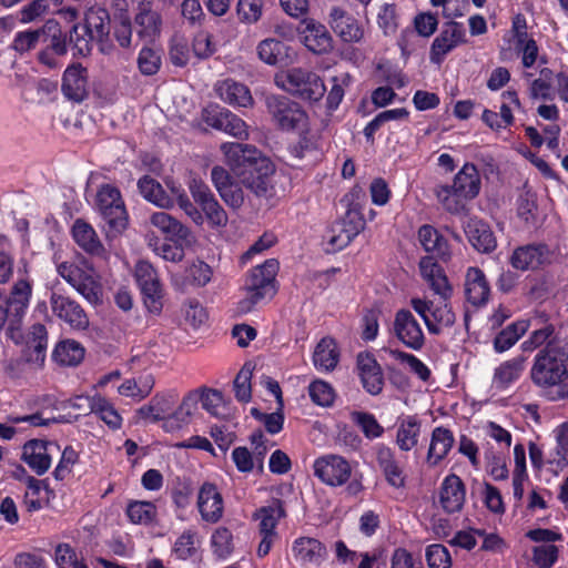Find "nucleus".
<instances>
[{
  "label": "nucleus",
  "instance_id": "1",
  "mask_svg": "<svg viewBox=\"0 0 568 568\" xmlns=\"http://www.w3.org/2000/svg\"><path fill=\"white\" fill-rule=\"evenodd\" d=\"M530 378L547 399L568 398V344L552 339L540 349L531 366Z\"/></svg>",
  "mask_w": 568,
  "mask_h": 568
},
{
  "label": "nucleus",
  "instance_id": "2",
  "mask_svg": "<svg viewBox=\"0 0 568 568\" xmlns=\"http://www.w3.org/2000/svg\"><path fill=\"white\" fill-rule=\"evenodd\" d=\"M226 163L239 181L257 196H268L275 172L270 159L262 156L255 146L227 142L221 145Z\"/></svg>",
  "mask_w": 568,
  "mask_h": 568
},
{
  "label": "nucleus",
  "instance_id": "3",
  "mask_svg": "<svg viewBox=\"0 0 568 568\" xmlns=\"http://www.w3.org/2000/svg\"><path fill=\"white\" fill-rule=\"evenodd\" d=\"M110 13L101 7L90 8L85 14L83 24L74 23L69 30L70 49L73 57H88L93 48V42L99 45L103 54L114 51L110 40Z\"/></svg>",
  "mask_w": 568,
  "mask_h": 568
},
{
  "label": "nucleus",
  "instance_id": "4",
  "mask_svg": "<svg viewBox=\"0 0 568 568\" xmlns=\"http://www.w3.org/2000/svg\"><path fill=\"white\" fill-rule=\"evenodd\" d=\"M277 271L278 262L275 258H270L250 272L244 286L246 296L239 302L237 308L240 312L248 313L256 304L275 295Z\"/></svg>",
  "mask_w": 568,
  "mask_h": 568
},
{
  "label": "nucleus",
  "instance_id": "5",
  "mask_svg": "<svg viewBox=\"0 0 568 568\" xmlns=\"http://www.w3.org/2000/svg\"><path fill=\"white\" fill-rule=\"evenodd\" d=\"M265 106L274 125L282 131H304L308 126V115L302 105L285 95H267Z\"/></svg>",
  "mask_w": 568,
  "mask_h": 568
},
{
  "label": "nucleus",
  "instance_id": "6",
  "mask_svg": "<svg viewBox=\"0 0 568 568\" xmlns=\"http://www.w3.org/2000/svg\"><path fill=\"white\" fill-rule=\"evenodd\" d=\"M97 205L104 221L106 236L116 237L128 225V216L120 191L110 185H102L97 194Z\"/></svg>",
  "mask_w": 568,
  "mask_h": 568
},
{
  "label": "nucleus",
  "instance_id": "7",
  "mask_svg": "<svg viewBox=\"0 0 568 568\" xmlns=\"http://www.w3.org/2000/svg\"><path fill=\"white\" fill-rule=\"evenodd\" d=\"M275 83L283 90L304 100L318 101L325 93L323 80L315 73L302 68H292L276 75Z\"/></svg>",
  "mask_w": 568,
  "mask_h": 568
},
{
  "label": "nucleus",
  "instance_id": "8",
  "mask_svg": "<svg viewBox=\"0 0 568 568\" xmlns=\"http://www.w3.org/2000/svg\"><path fill=\"white\" fill-rule=\"evenodd\" d=\"M409 304L414 312L422 317L428 333L432 335H440L456 322V314L453 312L449 301L439 300L434 302L427 298L414 297Z\"/></svg>",
  "mask_w": 568,
  "mask_h": 568
},
{
  "label": "nucleus",
  "instance_id": "9",
  "mask_svg": "<svg viewBox=\"0 0 568 568\" xmlns=\"http://www.w3.org/2000/svg\"><path fill=\"white\" fill-rule=\"evenodd\" d=\"M58 273L89 303H101L102 285L93 268L89 266L81 267L73 263L63 262L58 265Z\"/></svg>",
  "mask_w": 568,
  "mask_h": 568
},
{
  "label": "nucleus",
  "instance_id": "10",
  "mask_svg": "<svg viewBox=\"0 0 568 568\" xmlns=\"http://www.w3.org/2000/svg\"><path fill=\"white\" fill-rule=\"evenodd\" d=\"M135 278L142 292L145 307L154 314L162 310V285L155 268L146 261H140L135 265Z\"/></svg>",
  "mask_w": 568,
  "mask_h": 568
},
{
  "label": "nucleus",
  "instance_id": "11",
  "mask_svg": "<svg viewBox=\"0 0 568 568\" xmlns=\"http://www.w3.org/2000/svg\"><path fill=\"white\" fill-rule=\"evenodd\" d=\"M189 190L194 202L201 207V212L204 213L212 226L224 227L227 224V214L207 184L193 179L189 184Z\"/></svg>",
  "mask_w": 568,
  "mask_h": 568
},
{
  "label": "nucleus",
  "instance_id": "12",
  "mask_svg": "<svg viewBox=\"0 0 568 568\" xmlns=\"http://www.w3.org/2000/svg\"><path fill=\"white\" fill-rule=\"evenodd\" d=\"M314 474L325 485L338 487L348 481L352 475V467L339 455H326L315 460Z\"/></svg>",
  "mask_w": 568,
  "mask_h": 568
},
{
  "label": "nucleus",
  "instance_id": "13",
  "mask_svg": "<svg viewBox=\"0 0 568 568\" xmlns=\"http://www.w3.org/2000/svg\"><path fill=\"white\" fill-rule=\"evenodd\" d=\"M135 32L140 40L154 42L162 31L163 20L160 12L153 9V0H140L134 16Z\"/></svg>",
  "mask_w": 568,
  "mask_h": 568
},
{
  "label": "nucleus",
  "instance_id": "14",
  "mask_svg": "<svg viewBox=\"0 0 568 568\" xmlns=\"http://www.w3.org/2000/svg\"><path fill=\"white\" fill-rule=\"evenodd\" d=\"M52 313L73 329H85L89 318L81 305L69 296L52 292L50 296Z\"/></svg>",
  "mask_w": 568,
  "mask_h": 568
},
{
  "label": "nucleus",
  "instance_id": "15",
  "mask_svg": "<svg viewBox=\"0 0 568 568\" xmlns=\"http://www.w3.org/2000/svg\"><path fill=\"white\" fill-rule=\"evenodd\" d=\"M465 37L466 31L462 23L455 21L447 22L432 43L429 52L430 62L440 64L446 54L466 41Z\"/></svg>",
  "mask_w": 568,
  "mask_h": 568
},
{
  "label": "nucleus",
  "instance_id": "16",
  "mask_svg": "<svg viewBox=\"0 0 568 568\" xmlns=\"http://www.w3.org/2000/svg\"><path fill=\"white\" fill-rule=\"evenodd\" d=\"M396 337L408 348L419 351L425 344L420 324L409 310H398L394 318Z\"/></svg>",
  "mask_w": 568,
  "mask_h": 568
},
{
  "label": "nucleus",
  "instance_id": "17",
  "mask_svg": "<svg viewBox=\"0 0 568 568\" xmlns=\"http://www.w3.org/2000/svg\"><path fill=\"white\" fill-rule=\"evenodd\" d=\"M300 37L303 44L315 54H326L334 49V40L327 28L315 19H304Z\"/></svg>",
  "mask_w": 568,
  "mask_h": 568
},
{
  "label": "nucleus",
  "instance_id": "18",
  "mask_svg": "<svg viewBox=\"0 0 568 568\" xmlns=\"http://www.w3.org/2000/svg\"><path fill=\"white\" fill-rule=\"evenodd\" d=\"M204 122L216 130L223 131L237 139L247 138V126L245 122L232 113L230 110L215 106L205 111Z\"/></svg>",
  "mask_w": 568,
  "mask_h": 568
},
{
  "label": "nucleus",
  "instance_id": "19",
  "mask_svg": "<svg viewBox=\"0 0 568 568\" xmlns=\"http://www.w3.org/2000/svg\"><path fill=\"white\" fill-rule=\"evenodd\" d=\"M258 58L267 65L287 67L296 60L294 49L282 40L266 38L256 47Z\"/></svg>",
  "mask_w": 568,
  "mask_h": 568
},
{
  "label": "nucleus",
  "instance_id": "20",
  "mask_svg": "<svg viewBox=\"0 0 568 568\" xmlns=\"http://www.w3.org/2000/svg\"><path fill=\"white\" fill-rule=\"evenodd\" d=\"M60 453V447L55 442H44L33 439L24 445V462L38 475L44 474L50 465L53 454Z\"/></svg>",
  "mask_w": 568,
  "mask_h": 568
},
{
  "label": "nucleus",
  "instance_id": "21",
  "mask_svg": "<svg viewBox=\"0 0 568 568\" xmlns=\"http://www.w3.org/2000/svg\"><path fill=\"white\" fill-rule=\"evenodd\" d=\"M328 24L334 33L344 42H359L364 37V31L358 21L341 7H333L331 9Z\"/></svg>",
  "mask_w": 568,
  "mask_h": 568
},
{
  "label": "nucleus",
  "instance_id": "22",
  "mask_svg": "<svg viewBox=\"0 0 568 568\" xmlns=\"http://www.w3.org/2000/svg\"><path fill=\"white\" fill-rule=\"evenodd\" d=\"M356 363L364 389L373 396L379 395L384 387V374L376 358L363 352L357 355Z\"/></svg>",
  "mask_w": 568,
  "mask_h": 568
},
{
  "label": "nucleus",
  "instance_id": "23",
  "mask_svg": "<svg viewBox=\"0 0 568 568\" xmlns=\"http://www.w3.org/2000/svg\"><path fill=\"white\" fill-rule=\"evenodd\" d=\"M31 295L32 284L30 280L28 277H22L13 284L9 296L1 298L9 310L12 324L21 325L27 313Z\"/></svg>",
  "mask_w": 568,
  "mask_h": 568
},
{
  "label": "nucleus",
  "instance_id": "24",
  "mask_svg": "<svg viewBox=\"0 0 568 568\" xmlns=\"http://www.w3.org/2000/svg\"><path fill=\"white\" fill-rule=\"evenodd\" d=\"M466 489L459 476L450 474L443 480L439 488V503L447 514L458 513L463 509Z\"/></svg>",
  "mask_w": 568,
  "mask_h": 568
},
{
  "label": "nucleus",
  "instance_id": "25",
  "mask_svg": "<svg viewBox=\"0 0 568 568\" xmlns=\"http://www.w3.org/2000/svg\"><path fill=\"white\" fill-rule=\"evenodd\" d=\"M62 92L74 102H81L88 95V70L81 63H73L65 69Z\"/></svg>",
  "mask_w": 568,
  "mask_h": 568
},
{
  "label": "nucleus",
  "instance_id": "26",
  "mask_svg": "<svg viewBox=\"0 0 568 568\" xmlns=\"http://www.w3.org/2000/svg\"><path fill=\"white\" fill-rule=\"evenodd\" d=\"M197 508L204 521L215 524L223 516V498L216 486L204 483L197 495Z\"/></svg>",
  "mask_w": 568,
  "mask_h": 568
},
{
  "label": "nucleus",
  "instance_id": "27",
  "mask_svg": "<svg viewBox=\"0 0 568 568\" xmlns=\"http://www.w3.org/2000/svg\"><path fill=\"white\" fill-rule=\"evenodd\" d=\"M215 92L222 101L233 106L247 108L253 104L250 89L245 84L232 79L217 82L215 84Z\"/></svg>",
  "mask_w": 568,
  "mask_h": 568
},
{
  "label": "nucleus",
  "instance_id": "28",
  "mask_svg": "<svg viewBox=\"0 0 568 568\" xmlns=\"http://www.w3.org/2000/svg\"><path fill=\"white\" fill-rule=\"evenodd\" d=\"M465 294L474 306L487 303L490 294L489 284L484 272L478 267H469L466 273Z\"/></svg>",
  "mask_w": 568,
  "mask_h": 568
},
{
  "label": "nucleus",
  "instance_id": "29",
  "mask_svg": "<svg viewBox=\"0 0 568 568\" xmlns=\"http://www.w3.org/2000/svg\"><path fill=\"white\" fill-rule=\"evenodd\" d=\"M454 195L464 199H474L480 190V176L477 168L471 163H466L456 174L450 186Z\"/></svg>",
  "mask_w": 568,
  "mask_h": 568
},
{
  "label": "nucleus",
  "instance_id": "30",
  "mask_svg": "<svg viewBox=\"0 0 568 568\" xmlns=\"http://www.w3.org/2000/svg\"><path fill=\"white\" fill-rule=\"evenodd\" d=\"M286 516L283 500L273 498L266 506L255 510L253 518L258 520V532L275 535L278 521Z\"/></svg>",
  "mask_w": 568,
  "mask_h": 568
},
{
  "label": "nucleus",
  "instance_id": "31",
  "mask_svg": "<svg viewBox=\"0 0 568 568\" xmlns=\"http://www.w3.org/2000/svg\"><path fill=\"white\" fill-rule=\"evenodd\" d=\"M364 196L361 191H352L348 194L344 195L341 203L346 206L345 215L338 220L339 223L343 224V227H346L351 231V234H355L356 236L364 230L365 220L362 213V205L359 202V197Z\"/></svg>",
  "mask_w": 568,
  "mask_h": 568
},
{
  "label": "nucleus",
  "instance_id": "32",
  "mask_svg": "<svg viewBox=\"0 0 568 568\" xmlns=\"http://www.w3.org/2000/svg\"><path fill=\"white\" fill-rule=\"evenodd\" d=\"M465 233L469 243L478 252L489 253L496 248L497 243L494 233L483 221L470 219L465 226Z\"/></svg>",
  "mask_w": 568,
  "mask_h": 568
},
{
  "label": "nucleus",
  "instance_id": "33",
  "mask_svg": "<svg viewBox=\"0 0 568 568\" xmlns=\"http://www.w3.org/2000/svg\"><path fill=\"white\" fill-rule=\"evenodd\" d=\"M47 347V327L40 323L32 325L26 343V347L23 349L24 359L28 363L42 364L45 358Z\"/></svg>",
  "mask_w": 568,
  "mask_h": 568
},
{
  "label": "nucleus",
  "instance_id": "34",
  "mask_svg": "<svg viewBox=\"0 0 568 568\" xmlns=\"http://www.w3.org/2000/svg\"><path fill=\"white\" fill-rule=\"evenodd\" d=\"M176 396L173 394H156L151 398L149 404L141 406L138 409L140 418L156 423L168 417L169 413L174 408Z\"/></svg>",
  "mask_w": 568,
  "mask_h": 568
},
{
  "label": "nucleus",
  "instance_id": "35",
  "mask_svg": "<svg viewBox=\"0 0 568 568\" xmlns=\"http://www.w3.org/2000/svg\"><path fill=\"white\" fill-rule=\"evenodd\" d=\"M418 240L426 252L444 262L450 258L452 253L447 240L434 226L428 224L420 226Z\"/></svg>",
  "mask_w": 568,
  "mask_h": 568
},
{
  "label": "nucleus",
  "instance_id": "36",
  "mask_svg": "<svg viewBox=\"0 0 568 568\" xmlns=\"http://www.w3.org/2000/svg\"><path fill=\"white\" fill-rule=\"evenodd\" d=\"M292 550L295 559L302 564L320 565L326 557L325 546L311 537L297 538Z\"/></svg>",
  "mask_w": 568,
  "mask_h": 568
},
{
  "label": "nucleus",
  "instance_id": "37",
  "mask_svg": "<svg viewBox=\"0 0 568 568\" xmlns=\"http://www.w3.org/2000/svg\"><path fill=\"white\" fill-rule=\"evenodd\" d=\"M150 223L159 229L170 241L189 242L190 230L179 220L166 212H155L150 216Z\"/></svg>",
  "mask_w": 568,
  "mask_h": 568
},
{
  "label": "nucleus",
  "instance_id": "38",
  "mask_svg": "<svg viewBox=\"0 0 568 568\" xmlns=\"http://www.w3.org/2000/svg\"><path fill=\"white\" fill-rule=\"evenodd\" d=\"M377 463L390 486L395 488L404 487L405 476L403 468L397 462L395 453L389 447L381 446L377 449Z\"/></svg>",
  "mask_w": 568,
  "mask_h": 568
},
{
  "label": "nucleus",
  "instance_id": "39",
  "mask_svg": "<svg viewBox=\"0 0 568 568\" xmlns=\"http://www.w3.org/2000/svg\"><path fill=\"white\" fill-rule=\"evenodd\" d=\"M546 246L544 245H525L516 248L510 256V264L520 271L537 268L542 264L546 257Z\"/></svg>",
  "mask_w": 568,
  "mask_h": 568
},
{
  "label": "nucleus",
  "instance_id": "40",
  "mask_svg": "<svg viewBox=\"0 0 568 568\" xmlns=\"http://www.w3.org/2000/svg\"><path fill=\"white\" fill-rule=\"evenodd\" d=\"M453 433L445 427H436L432 433L430 445L427 453V462L435 466L443 460L454 445Z\"/></svg>",
  "mask_w": 568,
  "mask_h": 568
},
{
  "label": "nucleus",
  "instance_id": "41",
  "mask_svg": "<svg viewBox=\"0 0 568 568\" xmlns=\"http://www.w3.org/2000/svg\"><path fill=\"white\" fill-rule=\"evenodd\" d=\"M73 239L77 244L87 253L100 256L104 247L100 242L94 229L82 220H77L72 227Z\"/></svg>",
  "mask_w": 568,
  "mask_h": 568
},
{
  "label": "nucleus",
  "instance_id": "42",
  "mask_svg": "<svg viewBox=\"0 0 568 568\" xmlns=\"http://www.w3.org/2000/svg\"><path fill=\"white\" fill-rule=\"evenodd\" d=\"M141 195L149 202L162 209L173 207L174 201L162 185L149 175L142 176L138 182Z\"/></svg>",
  "mask_w": 568,
  "mask_h": 568
},
{
  "label": "nucleus",
  "instance_id": "43",
  "mask_svg": "<svg viewBox=\"0 0 568 568\" xmlns=\"http://www.w3.org/2000/svg\"><path fill=\"white\" fill-rule=\"evenodd\" d=\"M43 41H49L45 48L52 50L58 55H65L69 42V32H63L60 23L55 19H49L41 27Z\"/></svg>",
  "mask_w": 568,
  "mask_h": 568
},
{
  "label": "nucleus",
  "instance_id": "44",
  "mask_svg": "<svg viewBox=\"0 0 568 568\" xmlns=\"http://www.w3.org/2000/svg\"><path fill=\"white\" fill-rule=\"evenodd\" d=\"M526 357L517 356L501 363L494 373L493 383L497 388H506L516 382L525 369Z\"/></svg>",
  "mask_w": 568,
  "mask_h": 568
},
{
  "label": "nucleus",
  "instance_id": "45",
  "mask_svg": "<svg viewBox=\"0 0 568 568\" xmlns=\"http://www.w3.org/2000/svg\"><path fill=\"white\" fill-rule=\"evenodd\" d=\"M338 351L336 343L333 338H322L313 353V363L320 371L329 372L333 371L338 363Z\"/></svg>",
  "mask_w": 568,
  "mask_h": 568
},
{
  "label": "nucleus",
  "instance_id": "46",
  "mask_svg": "<svg viewBox=\"0 0 568 568\" xmlns=\"http://www.w3.org/2000/svg\"><path fill=\"white\" fill-rule=\"evenodd\" d=\"M420 434V422L415 416L402 419L396 435V443L403 452H409L417 443Z\"/></svg>",
  "mask_w": 568,
  "mask_h": 568
},
{
  "label": "nucleus",
  "instance_id": "47",
  "mask_svg": "<svg viewBox=\"0 0 568 568\" xmlns=\"http://www.w3.org/2000/svg\"><path fill=\"white\" fill-rule=\"evenodd\" d=\"M52 357L60 365L77 366L84 357V348L77 341H62L55 346Z\"/></svg>",
  "mask_w": 568,
  "mask_h": 568
},
{
  "label": "nucleus",
  "instance_id": "48",
  "mask_svg": "<svg viewBox=\"0 0 568 568\" xmlns=\"http://www.w3.org/2000/svg\"><path fill=\"white\" fill-rule=\"evenodd\" d=\"M154 387V377L150 373L140 375L138 378L125 379L118 388L119 393L126 397L139 400L150 395Z\"/></svg>",
  "mask_w": 568,
  "mask_h": 568
},
{
  "label": "nucleus",
  "instance_id": "49",
  "mask_svg": "<svg viewBox=\"0 0 568 568\" xmlns=\"http://www.w3.org/2000/svg\"><path fill=\"white\" fill-rule=\"evenodd\" d=\"M318 152L317 140L314 135L302 134L298 141L288 148L293 166H300L304 160H313Z\"/></svg>",
  "mask_w": 568,
  "mask_h": 568
},
{
  "label": "nucleus",
  "instance_id": "50",
  "mask_svg": "<svg viewBox=\"0 0 568 568\" xmlns=\"http://www.w3.org/2000/svg\"><path fill=\"white\" fill-rule=\"evenodd\" d=\"M534 322L542 324L541 327L535 328L529 338L523 343L524 351H534L545 344V346L552 339H558L555 336V326L547 321L546 314H540Z\"/></svg>",
  "mask_w": 568,
  "mask_h": 568
},
{
  "label": "nucleus",
  "instance_id": "51",
  "mask_svg": "<svg viewBox=\"0 0 568 568\" xmlns=\"http://www.w3.org/2000/svg\"><path fill=\"white\" fill-rule=\"evenodd\" d=\"M263 0H237L235 4V13L240 23L255 24L263 17Z\"/></svg>",
  "mask_w": 568,
  "mask_h": 568
},
{
  "label": "nucleus",
  "instance_id": "52",
  "mask_svg": "<svg viewBox=\"0 0 568 568\" xmlns=\"http://www.w3.org/2000/svg\"><path fill=\"white\" fill-rule=\"evenodd\" d=\"M121 13L115 16L113 24V38L122 49H130L132 47L133 29L132 20L124 9H121Z\"/></svg>",
  "mask_w": 568,
  "mask_h": 568
},
{
  "label": "nucleus",
  "instance_id": "53",
  "mask_svg": "<svg viewBox=\"0 0 568 568\" xmlns=\"http://www.w3.org/2000/svg\"><path fill=\"white\" fill-rule=\"evenodd\" d=\"M14 254L8 236L0 234V284H7L13 276Z\"/></svg>",
  "mask_w": 568,
  "mask_h": 568
},
{
  "label": "nucleus",
  "instance_id": "54",
  "mask_svg": "<svg viewBox=\"0 0 568 568\" xmlns=\"http://www.w3.org/2000/svg\"><path fill=\"white\" fill-rule=\"evenodd\" d=\"M211 547L217 559H226L234 550L233 535L226 527H219L211 537Z\"/></svg>",
  "mask_w": 568,
  "mask_h": 568
},
{
  "label": "nucleus",
  "instance_id": "55",
  "mask_svg": "<svg viewBox=\"0 0 568 568\" xmlns=\"http://www.w3.org/2000/svg\"><path fill=\"white\" fill-rule=\"evenodd\" d=\"M527 331L525 322L513 323L503 329L494 341V347L501 353L509 349Z\"/></svg>",
  "mask_w": 568,
  "mask_h": 568
},
{
  "label": "nucleus",
  "instance_id": "56",
  "mask_svg": "<svg viewBox=\"0 0 568 568\" xmlns=\"http://www.w3.org/2000/svg\"><path fill=\"white\" fill-rule=\"evenodd\" d=\"M253 371L254 366L251 363H245L234 379V393L239 402L248 403L252 398L251 379Z\"/></svg>",
  "mask_w": 568,
  "mask_h": 568
},
{
  "label": "nucleus",
  "instance_id": "57",
  "mask_svg": "<svg viewBox=\"0 0 568 568\" xmlns=\"http://www.w3.org/2000/svg\"><path fill=\"white\" fill-rule=\"evenodd\" d=\"M126 515L133 524L148 525L156 515V507L151 501H131Z\"/></svg>",
  "mask_w": 568,
  "mask_h": 568
},
{
  "label": "nucleus",
  "instance_id": "58",
  "mask_svg": "<svg viewBox=\"0 0 568 568\" xmlns=\"http://www.w3.org/2000/svg\"><path fill=\"white\" fill-rule=\"evenodd\" d=\"M138 68L143 75H153L161 68V52L151 47H143L136 59Z\"/></svg>",
  "mask_w": 568,
  "mask_h": 568
},
{
  "label": "nucleus",
  "instance_id": "59",
  "mask_svg": "<svg viewBox=\"0 0 568 568\" xmlns=\"http://www.w3.org/2000/svg\"><path fill=\"white\" fill-rule=\"evenodd\" d=\"M308 394L312 402L322 407H329L334 403V388L326 382L317 379L310 384Z\"/></svg>",
  "mask_w": 568,
  "mask_h": 568
},
{
  "label": "nucleus",
  "instance_id": "60",
  "mask_svg": "<svg viewBox=\"0 0 568 568\" xmlns=\"http://www.w3.org/2000/svg\"><path fill=\"white\" fill-rule=\"evenodd\" d=\"M41 39V27L34 30L20 31L14 36L11 49L19 54H24L33 50Z\"/></svg>",
  "mask_w": 568,
  "mask_h": 568
},
{
  "label": "nucleus",
  "instance_id": "61",
  "mask_svg": "<svg viewBox=\"0 0 568 568\" xmlns=\"http://www.w3.org/2000/svg\"><path fill=\"white\" fill-rule=\"evenodd\" d=\"M192 50L197 59H209L216 51L213 36L206 30L197 31L193 37Z\"/></svg>",
  "mask_w": 568,
  "mask_h": 568
},
{
  "label": "nucleus",
  "instance_id": "62",
  "mask_svg": "<svg viewBox=\"0 0 568 568\" xmlns=\"http://www.w3.org/2000/svg\"><path fill=\"white\" fill-rule=\"evenodd\" d=\"M92 412L103 420L110 428L118 429L122 424V418L114 407L105 399L99 398L92 405Z\"/></svg>",
  "mask_w": 568,
  "mask_h": 568
},
{
  "label": "nucleus",
  "instance_id": "63",
  "mask_svg": "<svg viewBox=\"0 0 568 568\" xmlns=\"http://www.w3.org/2000/svg\"><path fill=\"white\" fill-rule=\"evenodd\" d=\"M169 57L175 67H184L190 60V49L183 36L175 34L170 40Z\"/></svg>",
  "mask_w": 568,
  "mask_h": 568
},
{
  "label": "nucleus",
  "instance_id": "64",
  "mask_svg": "<svg viewBox=\"0 0 568 568\" xmlns=\"http://www.w3.org/2000/svg\"><path fill=\"white\" fill-rule=\"evenodd\" d=\"M426 560L429 568H449L452 565L447 548L439 544H434L426 548Z\"/></svg>",
  "mask_w": 568,
  "mask_h": 568
}]
</instances>
